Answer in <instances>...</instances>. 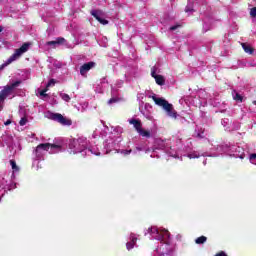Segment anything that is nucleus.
Here are the masks:
<instances>
[{
	"instance_id": "obj_28",
	"label": "nucleus",
	"mask_w": 256,
	"mask_h": 256,
	"mask_svg": "<svg viewBox=\"0 0 256 256\" xmlns=\"http://www.w3.org/2000/svg\"><path fill=\"white\" fill-rule=\"evenodd\" d=\"M189 159H197L199 156L196 154H188Z\"/></svg>"
},
{
	"instance_id": "obj_21",
	"label": "nucleus",
	"mask_w": 256,
	"mask_h": 256,
	"mask_svg": "<svg viewBox=\"0 0 256 256\" xmlns=\"http://www.w3.org/2000/svg\"><path fill=\"white\" fill-rule=\"evenodd\" d=\"M19 125L21 127H24V125H27V118L26 117L21 118V120L19 121Z\"/></svg>"
},
{
	"instance_id": "obj_18",
	"label": "nucleus",
	"mask_w": 256,
	"mask_h": 256,
	"mask_svg": "<svg viewBox=\"0 0 256 256\" xmlns=\"http://www.w3.org/2000/svg\"><path fill=\"white\" fill-rule=\"evenodd\" d=\"M49 91V88H45L42 91H40V96L41 97H49V94L47 92Z\"/></svg>"
},
{
	"instance_id": "obj_31",
	"label": "nucleus",
	"mask_w": 256,
	"mask_h": 256,
	"mask_svg": "<svg viewBox=\"0 0 256 256\" xmlns=\"http://www.w3.org/2000/svg\"><path fill=\"white\" fill-rule=\"evenodd\" d=\"M176 239H177V241H182L183 240V236H181V234H178L176 236Z\"/></svg>"
},
{
	"instance_id": "obj_14",
	"label": "nucleus",
	"mask_w": 256,
	"mask_h": 256,
	"mask_svg": "<svg viewBox=\"0 0 256 256\" xmlns=\"http://www.w3.org/2000/svg\"><path fill=\"white\" fill-rule=\"evenodd\" d=\"M155 82L157 83V85H160L161 87H163V85H165V77H163V75H158L155 76Z\"/></svg>"
},
{
	"instance_id": "obj_30",
	"label": "nucleus",
	"mask_w": 256,
	"mask_h": 256,
	"mask_svg": "<svg viewBox=\"0 0 256 256\" xmlns=\"http://www.w3.org/2000/svg\"><path fill=\"white\" fill-rule=\"evenodd\" d=\"M255 158H256V154L255 153H253V154H251L250 155V161H253V160H255Z\"/></svg>"
},
{
	"instance_id": "obj_22",
	"label": "nucleus",
	"mask_w": 256,
	"mask_h": 256,
	"mask_svg": "<svg viewBox=\"0 0 256 256\" xmlns=\"http://www.w3.org/2000/svg\"><path fill=\"white\" fill-rule=\"evenodd\" d=\"M180 27H181V24H176L170 27V31H177V29H179Z\"/></svg>"
},
{
	"instance_id": "obj_20",
	"label": "nucleus",
	"mask_w": 256,
	"mask_h": 256,
	"mask_svg": "<svg viewBox=\"0 0 256 256\" xmlns=\"http://www.w3.org/2000/svg\"><path fill=\"white\" fill-rule=\"evenodd\" d=\"M250 17H252V19H255L256 17V7H253L250 9Z\"/></svg>"
},
{
	"instance_id": "obj_11",
	"label": "nucleus",
	"mask_w": 256,
	"mask_h": 256,
	"mask_svg": "<svg viewBox=\"0 0 256 256\" xmlns=\"http://www.w3.org/2000/svg\"><path fill=\"white\" fill-rule=\"evenodd\" d=\"M63 43H65V38L58 37L55 41H48L46 45L55 47V45H63Z\"/></svg>"
},
{
	"instance_id": "obj_1",
	"label": "nucleus",
	"mask_w": 256,
	"mask_h": 256,
	"mask_svg": "<svg viewBox=\"0 0 256 256\" xmlns=\"http://www.w3.org/2000/svg\"><path fill=\"white\" fill-rule=\"evenodd\" d=\"M152 101H154L158 107H162V109L166 111L168 117H172V119L177 118V111L173 109V104L169 103V101L164 98H157V96H152Z\"/></svg>"
},
{
	"instance_id": "obj_32",
	"label": "nucleus",
	"mask_w": 256,
	"mask_h": 256,
	"mask_svg": "<svg viewBox=\"0 0 256 256\" xmlns=\"http://www.w3.org/2000/svg\"><path fill=\"white\" fill-rule=\"evenodd\" d=\"M4 125H11V120H7L5 123H4Z\"/></svg>"
},
{
	"instance_id": "obj_2",
	"label": "nucleus",
	"mask_w": 256,
	"mask_h": 256,
	"mask_svg": "<svg viewBox=\"0 0 256 256\" xmlns=\"http://www.w3.org/2000/svg\"><path fill=\"white\" fill-rule=\"evenodd\" d=\"M29 47H31V43L26 42L20 48L16 49L15 52L8 58L6 63L2 65V67H7V65H11L13 61H17L23 53H27L29 51Z\"/></svg>"
},
{
	"instance_id": "obj_26",
	"label": "nucleus",
	"mask_w": 256,
	"mask_h": 256,
	"mask_svg": "<svg viewBox=\"0 0 256 256\" xmlns=\"http://www.w3.org/2000/svg\"><path fill=\"white\" fill-rule=\"evenodd\" d=\"M132 151H133V150H131V149H130V150H122L121 153H122L123 155H131Z\"/></svg>"
},
{
	"instance_id": "obj_35",
	"label": "nucleus",
	"mask_w": 256,
	"mask_h": 256,
	"mask_svg": "<svg viewBox=\"0 0 256 256\" xmlns=\"http://www.w3.org/2000/svg\"><path fill=\"white\" fill-rule=\"evenodd\" d=\"M253 103H254V105H256V101H254Z\"/></svg>"
},
{
	"instance_id": "obj_8",
	"label": "nucleus",
	"mask_w": 256,
	"mask_h": 256,
	"mask_svg": "<svg viewBox=\"0 0 256 256\" xmlns=\"http://www.w3.org/2000/svg\"><path fill=\"white\" fill-rule=\"evenodd\" d=\"M39 149H42L43 151H48L50 149H59V150H61V145L51 144V143H42V144H39L36 147V151H39Z\"/></svg>"
},
{
	"instance_id": "obj_33",
	"label": "nucleus",
	"mask_w": 256,
	"mask_h": 256,
	"mask_svg": "<svg viewBox=\"0 0 256 256\" xmlns=\"http://www.w3.org/2000/svg\"><path fill=\"white\" fill-rule=\"evenodd\" d=\"M3 32V27L2 26H0V33H2Z\"/></svg>"
},
{
	"instance_id": "obj_24",
	"label": "nucleus",
	"mask_w": 256,
	"mask_h": 256,
	"mask_svg": "<svg viewBox=\"0 0 256 256\" xmlns=\"http://www.w3.org/2000/svg\"><path fill=\"white\" fill-rule=\"evenodd\" d=\"M117 101H119V99L111 98L110 100H108V105H113V103H117Z\"/></svg>"
},
{
	"instance_id": "obj_12",
	"label": "nucleus",
	"mask_w": 256,
	"mask_h": 256,
	"mask_svg": "<svg viewBox=\"0 0 256 256\" xmlns=\"http://www.w3.org/2000/svg\"><path fill=\"white\" fill-rule=\"evenodd\" d=\"M241 46L245 53H248V55H253V53H255V49H253V47H251L249 44L242 43Z\"/></svg>"
},
{
	"instance_id": "obj_5",
	"label": "nucleus",
	"mask_w": 256,
	"mask_h": 256,
	"mask_svg": "<svg viewBox=\"0 0 256 256\" xmlns=\"http://www.w3.org/2000/svg\"><path fill=\"white\" fill-rule=\"evenodd\" d=\"M154 231H156L155 239L161 243H167V240L169 237H171V233H169L166 229L160 231L158 229H154Z\"/></svg>"
},
{
	"instance_id": "obj_17",
	"label": "nucleus",
	"mask_w": 256,
	"mask_h": 256,
	"mask_svg": "<svg viewBox=\"0 0 256 256\" xmlns=\"http://www.w3.org/2000/svg\"><path fill=\"white\" fill-rule=\"evenodd\" d=\"M10 165L13 171H19V166H17V162L15 160H10Z\"/></svg>"
},
{
	"instance_id": "obj_15",
	"label": "nucleus",
	"mask_w": 256,
	"mask_h": 256,
	"mask_svg": "<svg viewBox=\"0 0 256 256\" xmlns=\"http://www.w3.org/2000/svg\"><path fill=\"white\" fill-rule=\"evenodd\" d=\"M195 243H196V245H203V244L207 243V237L206 236H200V237L195 239Z\"/></svg>"
},
{
	"instance_id": "obj_27",
	"label": "nucleus",
	"mask_w": 256,
	"mask_h": 256,
	"mask_svg": "<svg viewBox=\"0 0 256 256\" xmlns=\"http://www.w3.org/2000/svg\"><path fill=\"white\" fill-rule=\"evenodd\" d=\"M215 256H229V255H227V253H225V251H220V252L216 253Z\"/></svg>"
},
{
	"instance_id": "obj_4",
	"label": "nucleus",
	"mask_w": 256,
	"mask_h": 256,
	"mask_svg": "<svg viewBox=\"0 0 256 256\" xmlns=\"http://www.w3.org/2000/svg\"><path fill=\"white\" fill-rule=\"evenodd\" d=\"M49 119L52 121H57V123H60V125L67 127H71V125H73V121L71 119L64 117L60 113H51Z\"/></svg>"
},
{
	"instance_id": "obj_3",
	"label": "nucleus",
	"mask_w": 256,
	"mask_h": 256,
	"mask_svg": "<svg viewBox=\"0 0 256 256\" xmlns=\"http://www.w3.org/2000/svg\"><path fill=\"white\" fill-rule=\"evenodd\" d=\"M23 82L21 80H17L14 83L10 85L4 86V88L0 91V99H3L4 101L9 97V95L13 94V91L19 87Z\"/></svg>"
},
{
	"instance_id": "obj_19",
	"label": "nucleus",
	"mask_w": 256,
	"mask_h": 256,
	"mask_svg": "<svg viewBox=\"0 0 256 256\" xmlns=\"http://www.w3.org/2000/svg\"><path fill=\"white\" fill-rule=\"evenodd\" d=\"M234 101H240V103L243 102V96H241V94L236 93V95L234 96Z\"/></svg>"
},
{
	"instance_id": "obj_23",
	"label": "nucleus",
	"mask_w": 256,
	"mask_h": 256,
	"mask_svg": "<svg viewBox=\"0 0 256 256\" xmlns=\"http://www.w3.org/2000/svg\"><path fill=\"white\" fill-rule=\"evenodd\" d=\"M54 84H55V79H50L49 82H48L47 85H46V88L49 89V87H51V86L54 85Z\"/></svg>"
},
{
	"instance_id": "obj_6",
	"label": "nucleus",
	"mask_w": 256,
	"mask_h": 256,
	"mask_svg": "<svg viewBox=\"0 0 256 256\" xmlns=\"http://www.w3.org/2000/svg\"><path fill=\"white\" fill-rule=\"evenodd\" d=\"M90 15L96 19L98 23H101V25H108L109 21L101 18V15H103V12L101 10H91Z\"/></svg>"
},
{
	"instance_id": "obj_9",
	"label": "nucleus",
	"mask_w": 256,
	"mask_h": 256,
	"mask_svg": "<svg viewBox=\"0 0 256 256\" xmlns=\"http://www.w3.org/2000/svg\"><path fill=\"white\" fill-rule=\"evenodd\" d=\"M129 123H130V125H133V127L137 131V133L143 128V124L141 123V120H139V119H130Z\"/></svg>"
},
{
	"instance_id": "obj_10",
	"label": "nucleus",
	"mask_w": 256,
	"mask_h": 256,
	"mask_svg": "<svg viewBox=\"0 0 256 256\" xmlns=\"http://www.w3.org/2000/svg\"><path fill=\"white\" fill-rule=\"evenodd\" d=\"M136 243H137V237L133 233L130 234V242L126 243V247H127L128 251H131V249H133V247H135Z\"/></svg>"
},
{
	"instance_id": "obj_25",
	"label": "nucleus",
	"mask_w": 256,
	"mask_h": 256,
	"mask_svg": "<svg viewBox=\"0 0 256 256\" xmlns=\"http://www.w3.org/2000/svg\"><path fill=\"white\" fill-rule=\"evenodd\" d=\"M151 76L153 77V79H155V77H158L159 75H157V71L155 70V68H152L151 70Z\"/></svg>"
},
{
	"instance_id": "obj_7",
	"label": "nucleus",
	"mask_w": 256,
	"mask_h": 256,
	"mask_svg": "<svg viewBox=\"0 0 256 256\" xmlns=\"http://www.w3.org/2000/svg\"><path fill=\"white\" fill-rule=\"evenodd\" d=\"M95 65H96L95 62H93V61L83 64L80 67V75H82V77H87V72L91 71V69H93V67H95Z\"/></svg>"
},
{
	"instance_id": "obj_16",
	"label": "nucleus",
	"mask_w": 256,
	"mask_h": 256,
	"mask_svg": "<svg viewBox=\"0 0 256 256\" xmlns=\"http://www.w3.org/2000/svg\"><path fill=\"white\" fill-rule=\"evenodd\" d=\"M60 97L63 101H66V103H69V101H71V96H69V94L67 93H61Z\"/></svg>"
},
{
	"instance_id": "obj_13",
	"label": "nucleus",
	"mask_w": 256,
	"mask_h": 256,
	"mask_svg": "<svg viewBox=\"0 0 256 256\" xmlns=\"http://www.w3.org/2000/svg\"><path fill=\"white\" fill-rule=\"evenodd\" d=\"M138 134L140 137H146V139H151V131L140 128Z\"/></svg>"
},
{
	"instance_id": "obj_34",
	"label": "nucleus",
	"mask_w": 256,
	"mask_h": 256,
	"mask_svg": "<svg viewBox=\"0 0 256 256\" xmlns=\"http://www.w3.org/2000/svg\"><path fill=\"white\" fill-rule=\"evenodd\" d=\"M185 11H186V13H189V11H191V10H189V9H187V8H186V10H185Z\"/></svg>"
},
{
	"instance_id": "obj_29",
	"label": "nucleus",
	"mask_w": 256,
	"mask_h": 256,
	"mask_svg": "<svg viewBox=\"0 0 256 256\" xmlns=\"http://www.w3.org/2000/svg\"><path fill=\"white\" fill-rule=\"evenodd\" d=\"M155 229L157 228L150 227L148 228L147 233H156Z\"/></svg>"
}]
</instances>
